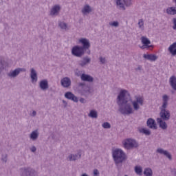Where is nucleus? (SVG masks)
I'll use <instances>...</instances> for the list:
<instances>
[{
  "instance_id": "nucleus-1",
  "label": "nucleus",
  "mask_w": 176,
  "mask_h": 176,
  "mask_svg": "<svg viewBox=\"0 0 176 176\" xmlns=\"http://www.w3.org/2000/svg\"><path fill=\"white\" fill-rule=\"evenodd\" d=\"M127 97H130V93L126 89H120L116 98L119 107V112L124 116L133 115L135 111H140L141 107L144 106V96L136 95L131 103H128Z\"/></svg>"
},
{
  "instance_id": "nucleus-2",
  "label": "nucleus",
  "mask_w": 176,
  "mask_h": 176,
  "mask_svg": "<svg viewBox=\"0 0 176 176\" xmlns=\"http://www.w3.org/2000/svg\"><path fill=\"white\" fill-rule=\"evenodd\" d=\"M170 100V96L167 94L162 96V104L160 107V118L158 119H162L163 120H168L171 118V113L170 110L167 109L168 107V101Z\"/></svg>"
},
{
  "instance_id": "nucleus-3",
  "label": "nucleus",
  "mask_w": 176,
  "mask_h": 176,
  "mask_svg": "<svg viewBox=\"0 0 176 176\" xmlns=\"http://www.w3.org/2000/svg\"><path fill=\"white\" fill-rule=\"evenodd\" d=\"M113 159L116 164H120L127 159L126 153L122 150V148H116L112 151Z\"/></svg>"
},
{
  "instance_id": "nucleus-4",
  "label": "nucleus",
  "mask_w": 176,
  "mask_h": 176,
  "mask_svg": "<svg viewBox=\"0 0 176 176\" xmlns=\"http://www.w3.org/2000/svg\"><path fill=\"white\" fill-rule=\"evenodd\" d=\"M122 145L124 149L129 151L133 148H138V142L133 138H127L122 141Z\"/></svg>"
},
{
  "instance_id": "nucleus-5",
  "label": "nucleus",
  "mask_w": 176,
  "mask_h": 176,
  "mask_svg": "<svg viewBox=\"0 0 176 176\" xmlns=\"http://www.w3.org/2000/svg\"><path fill=\"white\" fill-rule=\"evenodd\" d=\"M116 6L118 9H120V10H126V8H130L133 5V0H123V2H122V0H114Z\"/></svg>"
},
{
  "instance_id": "nucleus-6",
  "label": "nucleus",
  "mask_w": 176,
  "mask_h": 176,
  "mask_svg": "<svg viewBox=\"0 0 176 176\" xmlns=\"http://www.w3.org/2000/svg\"><path fill=\"white\" fill-rule=\"evenodd\" d=\"M21 176H38V172L35 169L30 167L21 168L20 169Z\"/></svg>"
},
{
  "instance_id": "nucleus-7",
  "label": "nucleus",
  "mask_w": 176,
  "mask_h": 176,
  "mask_svg": "<svg viewBox=\"0 0 176 176\" xmlns=\"http://www.w3.org/2000/svg\"><path fill=\"white\" fill-rule=\"evenodd\" d=\"M85 50L79 45H76L72 49V54L75 57H82L85 54Z\"/></svg>"
},
{
  "instance_id": "nucleus-8",
  "label": "nucleus",
  "mask_w": 176,
  "mask_h": 176,
  "mask_svg": "<svg viewBox=\"0 0 176 176\" xmlns=\"http://www.w3.org/2000/svg\"><path fill=\"white\" fill-rule=\"evenodd\" d=\"M60 12H61V6L60 4H55L50 9V16L56 17L60 14Z\"/></svg>"
},
{
  "instance_id": "nucleus-9",
  "label": "nucleus",
  "mask_w": 176,
  "mask_h": 176,
  "mask_svg": "<svg viewBox=\"0 0 176 176\" xmlns=\"http://www.w3.org/2000/svg\"><path fill=\"white\" fill-rule=\"evenodd\" d=\"M26 69L25 68H16L14 70H12L7 74L9 78H16L20 75L21 72H25Z\"/></svg>"
},
{
  "instance_id": "nucleus-10",
  "label": "nucleus",
  "mask_w": 176,
  "mask_h": 176,
  "mask_svg": "<svg viewBox=\"0 0 176 176\" xmlns=\"http://www.w3.org/2000/svg\"><path fill=\"white\" fill-rule=\"evenodd\" d=\"M79 43L82 45L80 47H82L85 51L89 50L90 49V41L86 38H81L78 41Z\"/></svg>"
},
{
  "instance_id": "nucleus-11",
  "label": "nucleus",
  "mask_w": 176,
  "mask_h": 176,
  "mask_svg": "<svg viewBox=\"0 0 176 176\" xmlns=\"http://www.w3.org/2000/svg\"><path fill=\"white\" fill-rule=\"evenodd\" d=\"M60 85L65 89H68L72 85V81L69 77H64L60 80Z\"/></svg>"
},
{
  "instance_id": "nucleus-12",
  "label": "nucleus",
  "mask_w": 176,
  "mask_h": 176,
  "mask_svg": "<svg viewBox=\"0 0 176 176\" xmlns=\"http://www.w3.org/2000/svg\"><path fill=\"white\" fill-rule=\"evenodd\" d=\"M80 157H82V151L79 150L77 154H69L67 159L69 162H75V160H78Z\"/></svg>"
},
{
  "instance_id": "nucleus-13",
  "label": "nucleus",
  "mask_w": 176,
  "mask_h": 176,
  "mask_svg": "<svg viewBox=\"0 0 176 176\" xmlns=\"http://www.w3.org/2000/svg\"><path fill=\"white\" fill-rule=\"evenodd\" d=\"M91 63V58L89 56H84L82 57V60L78 61V65L80 67H86V65H89Z\"/></svg>"
},
{
  "instance_id": "nucleus-14",
  "label": "nucleus",
  "mask_w": 176,
  "mask_h": 176,
  "mask_svg": "<svg viewBox=\"0 0 176 176\" xmlns=\"http://www.w3.org/2000/svg\"><path fill=\"white\" fill-rule=\"evenodd\" d=\"M65 97L67 100H70L71 101H73L74 102H78V101H79V100L78 99V97H76V96H75V94H74L71 91L66 92L65 94Z\"/></svg>"
},
{
  "instance_id": "nucleus-15",
  "label": "nucleus",
  "mask_w": 176,
  "mask_h": 176,
  "mask_svg": "<svg viewBox=\"0 0 176 176\" xmlns=\"http://www.w3.org/2000/svg\"><path fill=\"white\" fill-rule=\"evenodd\" d=\"M91 12H93V8L89 4H85L81 10V13H82L84 16H87V14H89Z\"/></svg>"
},
{
  "instance_id": "nucleus-16",
  "label": "nucleus",
  "mask_w": 176,
  "mask_h": 176,
  "mask_svg": "<svg viewBox=\"0 0 176 176\" xmlns=\"http://www.w3.org/2000/svg\"><path fill=\"white\" fill-rule=\"evenodd\" d=\"M157 152L160 155H164V156H166V157H168L169 160H173V156L171 155V153L167 151V150H164L162 148H159L157 149Z\"/></svg>"
},
{
  "instance_id": "nucleus-17",
  "label": "nucleus",
  "mask_w": 176,
  "mask_h": 176,
  "mask_svg": "<svg viewBox=\"0 0 176 176\" xmlns=\"http://www.w3.org/2000/svg\"><path fill=\"white\" fill-rule=\"evenodd\" d=\"M30 78L32 83H36L38 82V74L34 68L30 69Z\"/></svg>"
},
{
  "instance_id": "nucleus-18",
  "label": "nucleus",
  "mask_w": 176,
  "mask_h": 176,
  "mask_svg": "<svg viewBox=\"0 0 176 176\" xmlns=\"http://www.w3.org/2000/svg\"><path fill=\"white\" fill-rule=\"evenodd\" d=\"M168 120H163L162 118H157V123L159 124L160 128L162 130H167V127H168L167 123L166 122Z\"/></svg>"
},
{
  "instance_id": "nucleus-19",
  "label": "nucleus",
  "mask_w": 176,
  "mask_h": 176,
  "mask_svg": "<svg viewBox=\"0 0 176 176\" xmlns=\"http://www.w3.org/2000/svg\"><path fill=\"white\" fill-rule=\"evenodd\" d=\"M39 87L43 91L47 90L49 89V81L46 79L41 80L39 82Z\"/></svg>"
},
{
  "instance_id": "nucleus-20",
  "label": "nucleus",
  "mask_w": 176,
  "mask_h": 176,
  "mask_svg": "<svg viewBox=\"0 0 176 176\" xmlns=\"http://www.w3.org/2000/svg\"><path fill=\"white\" fill-rule=\"evenodd\" d=\"M81 80H83V82H89V83H91V82L94 81V78L89 74H82L81 75Z\"/></svg>"
},
{
  "instance_id": "nucleus-21",
  "label": "nucleus",
  "mask_w": 176,
  "mask_h": 176,
  "mask_svg": "<svg viewBox=\"0 0 176 176\" xmlns=\"http://www.w3.org/2000/svg\"><path fill=\"white\" fill-rule=\"evenodd\" d=\"M175 3V7H168L166 8V14L170 16H175L176 14V0H173Z\"/></svg>"
},
{
  "instance_id": "nucleus-22",
  "label": "nucleus",
  "mask_w": 176,
  "mask_h": 176,
  "mask_svg": "<svg viewBox=\"0 0 176 176\" xmlns=\"http://www.w3.org/2000/svg\"><path fill=\"white\" fill-rule=\"evenodd\" d=\"M141 42L143 45V46L140 47L141 49H145L146 47H148V45H151V41L146 36L141 37Z\"/></svg>"
},
{
  "instance_id": "nucleus-23",
  "label": "nucleus",
  "mask_w": 176,
  "mask_h": 176,
  "mask_svg": "<svg viewBox=\"0 0 176 176\" xmlns=\"http://www.w3.org/2000/svg\"><path fill=\"white\" fill-rule=\"evenodd\" d=\"M143 57L145 58V60H148V61H156V60L158 58L157 56L152 54H144Z\"/></svg>"
},
{
  "instance_id": "nucleus-24",
  "label": "nucleus",
  "mask_w": 176,
  "mask_h": 176,
  "mask_svg": "<svg viewBox=\"0 0 176 176\" xmlns=\"http://www.w3.org/2000/svg\"><path fill=\"white\" fill-rule=\"evenodd\" d=\"M58 25L62 31H68L69 30L68 24L63 21H58Z\"/></svg>"
},
{
  "instance_id": "nucleus-25",
  "label": "nucleus",
  "mask_w": 176,
  "mask_h": 176,
  "mask_svg": "<svg viewBox=\"0 0 176 176\" xmlns=\"http://www.w3.org/2000/svg\"><path fill=\"white\" fill-rule=\"evenodd\" d=\"M147 126L149 127V129H153V130H156V129H157V126H156V122L152 118L148 119Z\"/></svg>"
},
{
  "instance_id": "nucleus-26",
  "label": "nucleus",
  "mask_w": 176,
  "mask_h": 176,
  "mask_svg": "<svg viewBox=\"0 0 176 176\" xmlns=\"http://www.w3.org/2000/svg\"><path fill=\"white\" fill-rule=\"evenodd\" d=\"M169 85L173 90L176 91V76H172L169 78Z\"/></svg>"
},
{
  "instance_id": "nucleus-27",
  "label": "nucleus",
  "mask_w": 176,
  "mask_h": 176,
  "mask_svg": "<svg viewBox=\"0 0 176 176\" xmlns=\"http://www.w3.org/2000/svg\"><path fill=\"white\" fill-rule=\"evenodd\" d=\"M79 87H82V90L81 91V93H82V94H90V88H89L87 86H86V85L80 82L78 84Z\"/></svg>"
},
{
  "instance_id": "nucleus-28",
  "label": "nucleus",
  "mask_w": 176,
  "mask_h": 176,
  "mask_svg": "<svg viewBox=\"0 0 176 176\" xmlns=\"http://www.w3.org/2000/svg\"><path fill=\"white\" fill-rule=\"evenodd\" d=\"M39 137V131H38V129H36L30 135V138L32 141H36L38 140V138Z\"/></svg>"
},
{
  "instance_id": "nucleus-29",
  "label": "nucleus",
  "mask_w": 176,
  "mask_h": 176,
  "mask_svg": "<svg viewBox=\"0 0 176 176\" xmlns=\"http://www.w3.org/2000/svg\"><path fill=\"white\" fill-rule=\"evenodd\" d=\"M168 50L172 56H176V42L170 45L168 48Z\"/></svg>"
},
{
  "instance_id": "nucleus-30",
  "label": "nucleus",
  "mask_w": 176,
  "mask_h": 176,
  "mask_svg": "<svg viewBox=\"0 0 176 176\" xmlns=\"http://www.w3.org/2000/svg\"><path fill=\"white\" fill-rule=\"evenodd\" d=\"M134 171L137 175L142 176L144 171L141 165H137L134 167Z\"/></svg>"
},
{
  "instance_id": "nucleus-31",
  "label": "nucleus",
  "mask_w": 176,
  "mask_h": 176,
  "mask_svg": "<svg viewBox=\"0 0 176 176\" xmlns=\"http://www.w3.org/2000/svg\"><path fill=\"white\" fill-rule=\"evenodd\" d=\"M88 116L92 119H97V118H98V113L96 110H91Z\"/></svg>"
},
{
  "instance_id": "nucleus-32",
  "label": "nucleus",
  "mask_w": 176,
  "mask_h": 176,
  "mask_svg": "<svg viewBox=\"0 0 176 176\" xmlns=\"http://www.w3.org/2000/svg\"><path fill=\"white\" fill-rule=\"evenodd\" d=\"M143 174L144 176H152L153 175V171L151 168H145Z\"/></svg>"
},
{
  "instance_id": "nucleus-33",
  "label": "nucleus",
  "mask_w": 176,
  "mask_h": 176,
  "mask_svg": "<svg viewBox=\"0 0 176 176\" xmlns=\"http://www.w3.org/2000/svg\"><path fill=\"white\" fill-rule=\"evenodd\" d=\"M138 131L141 134H145L146 135H151V131L144 128H138Z\"/></svg>"
},
{
  "instance_id": "nucleus-34",
  "label": "nucleus",
  "mask_w": 176,
  "mask_h": 176,
  "mask_svg": "<svg viewBox=\"0 0 176 176\" xmlns=\"http://www.w3.org/2000/svg\"><path fill=\"white\" fill-rule=\"evenodd\" d=\"M138 25L141 31H144L145 30V26L144 25V19H139Z\"/></svg>"
},
{
  "instance_id": "nucleus-35",
  "label": "nucleus",
  "mask_w": 176,
  "mask_h": 176,
  "mask_svg": "<svg viewBox=\"0 0 176 176\" xmlns=\"http://www.w3.org/2000/svg\"><path fill=\"white\" fill-rule=\"evenodd\" d=\"M109 25H111V27L118 28L119 27V22L118 21L109 22Z\"/></svg>"
},
{
  "instance_id": "nucleus-36",
  "label": "nucleus",
  "mask_w": 176,
  "mask_h": 176,
  "mask_svg": "<svg viewBox=\"0 0 176 176\" xmlns=\"http://www.w3.org/2000/svg\"><path fill=\"white\" fill-rule=\"evenodd\" d=\"M83 72L79 70V69H76L75 71V76H80V79H82V75H83L82 74Z\"/></svg>"
},
{
  "instance_id": "nucleus-37",
  "label": "nucleus",
  "mask_w": 176,
  "mask_h": 176,
  "mask_svg": "<svg viewBox=\"0 0 176 176\" xmlns=\"http://www.w3.org/2000/svg\"><path fill=\"white\" fill-rule=\"evenodd\" d=\"M102 127H103V129H111V124L108 122H104L102 124Z\"/></svg>"
},
{
  "instance_id": "nucleus-38",
  "label": "nucleus",
  "mask_w": 176,
  "mask_h": 176,
  "mask_svg": "<svg viewBox=\"0 0 176 176\" xmlns=\"http://www.w3.org/2000/svg\"><path fill=\"white\" fill-rule=\"evenodd\" d=\"M1 161L3 163H8V155H4L1 157Z\"/></svg>"
},
{
  "instance_id": "nucleus-39",
  "label": "nucleus",
  "mask_w": 176,
  "mask_h": 176,
  "mask_svg": "<svg viewBox=\"0 0 176 176\" xmlns=\"http://www.w3.org/2000/svg\"><path fill=\"white\" fill-rule=\"evenodd\" d=\"M94 176H100V171L98 169H94L93 170Z\"/></svg>"
},
{
  "instance_id": "nucleus-40",
  "label": "nucleus",
  "mask_w": 176,
  "mask_h": 176,
  "mask_svg": "<svg viewBox=\"0 0 176 176\" xmlns=\"http://www.w3.org/2000/svg\"><path fill=\"white\" fill-rule=\"evenodd\" d=\"M0 69H3V59L0 56Z\"/></svg>"
},
{
  "instance_id": "nucleus-41",
  "label": "nucleus",
  "mask_w": 176,
  "mask_h": 176,
  "mask_svg": "<svg viewBox=\"0 0 176 176\" xmlns=\"http://www.w3.org/2000/svg\"><path fill=\"white\" fill-rule=\"evenodd\" d=\"M99 60H100L101 64H105V63H106V61H107V60L105 59V58H104V57H102V56H100V57L99 58Z\"/></svg>"
},
{
  "instance_id": "nucleus-42",
  "label": "nucleus",
  "mask_w": 176,
  "mask_h": 176,
  "mask_svg": "<svg viewBox=\"0 0 176 176\" xmlns=\"http://www.w3.org/2000/svg\"><path fill=\"white\" fill-rule=\"evenodd\" d=\"M173 30H175V31H176V18L173 19Z\"/></svg>"
},
{
  "instance_id": "nucleus-43",
  "label": "nucleus",
  "mask_w": 176,
  "mask_h": 176,
  "mask_svg": "<svg viewBox=\"0 0 176 176\" xmlns=\"http://www.w3.org/2000/svg\"><path fill=\"white\" fill-rule=\"evenodd\" d=\"M135 71H142V66L141 65H138V67L135 69Z\"/></svg>"
},
{
  "instance_id": "nucleus-44",
  "label": "nucleus",
  "mask_w": 176,
  "mask_h": 176,
  "mask_svg": "<svg viewBox=\"0 0 176 176\" xmlns=\"http://www.w3.org/2000/svg\"><path fill=\"white\" fill-rule=\"evenodd\" d=\"M79 101L81 102V104H86V100L83 98H80Z\"/></svg>"
},
{
  "instance_id": "nucleus-45",
  "label": "nucleus",
  "mask_w": 176,
  "mask_h": 176,
  "mask_svg": "<svg viewBox=\"0 0 176 176\" xmlns=\"http://www.w3.org/2000/svg\"><path fill=\"white\" fill-rule=\"evenodd\" d=\"M30 151L31 152H36V147H35V146H33L30 148Z\"/></svg>"
},
{
  "instance_id": "nucleus-46",
  "label": "nucleus",
  "mask_w": 176,
  "mask_h": 176,
  "mask_svg": "<svg viewBox=\"0 0 176 176\" xmlns=\"http://www.w3.org/2000/svg\"><path fill=\"white\" fill-rule=\"evenodd\" d=\"M63 104H64V108H67L68 103L65 100H62Z\"/></svg>"
},
{
  "instance_id": "nucleus-47",
  "label": "nucleus",
  "mask_w": 176,
  "mask_h": 176,
  "mask_svg": "<svg viewBox=\"0 0 176 176\" xmlns=\"http://www.w3.org/2000/svg\"><path fill=\"white\" fill-rule=\"evenodd\" d=\"M30 116H32L33 118L36 116V111L34 110L32 113H30Z\"/></svg>"
},
{
  "instance_id": "nucleus-48",
  "label": "nucleus",
  "mask_w": 176,
  "mask_h": 176,
  "mask_svg": "<svg viewBox=\"0 0 176 176\" xmlns=\"http://www.w3.org/2000/svg\"><path fill=\"white\" fill-rule=\"evenodd\" d=\"M52 138H53V140H54V135H52Z\"/></svg>"
},
{
  "instance_id": "nucleus-49",
  "label": "nucleus",
  "mask_w": 176,
  "mask_h": 176,
  "mask_svg": "<svg viewBox=\"0 0 176 176\" xmlns=\"http://www.w3.org/2000/svg\"><path fill=\"white\" fill-rule=\"evenodd\" d=\"M88 54H90V51L88 52Z\"/></svg>"
}]
</instances>
